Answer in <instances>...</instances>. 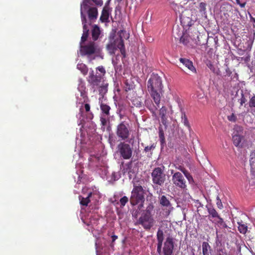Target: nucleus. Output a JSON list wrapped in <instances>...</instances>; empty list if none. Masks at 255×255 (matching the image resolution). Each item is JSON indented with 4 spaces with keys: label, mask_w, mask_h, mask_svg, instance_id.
<instances>
[{
    "label": "nucleus",
    "mask_w": 255,
    "mask_h": 255,
    "mask_svg": "<svg viewBox=\"0 0 255 255\" xmlns=\"http://www.w3.org/2000/svg\"><path fill=\"white\" fill-rule=\"evenodd\" d=\"M157 252L159 255H173L174 248L173 239L171 237L166 238L163 244L164 240L163 232L158 229L157 232Z\"/></svg>",
    "instance_id": "1"
},
{
    "label": "nucleus",
    "mask_w": 255,
    "mask_h": 255,
    "mask_svg": "<svg viewBox=\"0 0 255 255\" xmlns=\"http://www.w3.org/2000/svg\"><path fill=\"white\" fill-rule=\"evenodd\" d=\"M147 86L152 99L158 101L159 97H161L163 92L161 78L157 74H153L148 79Z\"/></svg>",
    "instance_id": "2"
},
{
    "label": "nucleus",
    "mask_w": 255,
    "mask_h": 255,
    "mask_svg": "<svg viewBox=\"0 0 255 255\" xmlns=\"http://www.w3.org/2000/svg\"><path fill=\"white\" fill-rule=\"evenodd\" d=\"M153 208V205L148 206L145 212L141 214L137 221V224L141 225L145 230H149L155 223L151 213V210Z\"/></svg>",
    "instance_id": "3"
},
{
    "label": "nucleus",
    "mask_w": 255,
    "mask_h": 255,
    "mask_svg": "<svg viewBox=\"0 0 255 255\" xmlns=\"http://www.w3.org/2000/svg\"><path fill=\"white\" fill-rule=\"evenodd\" d=\"M145 191L141 185H134L129 199L132 206L142 204L144 201Z\"/></svg>",
    "instance_id": "4"
},
{
    "label": "nucleus",
    "mask_w": 255,
    "mask_h": 255,
    "mask_svg": "<svg viewBox=\"0 0 255 255\" xmlns=\"http://www.w3.org/2000/svg\"><path fill=\"white\" fill-rule=\"evenodd\" d=\"M118 137L122 140H126L129 138L130 129L129 124L125 121L120 123L116 128V131Z\"/></svg>",
    "instance_id": "5"
},
{
    "label": "nucleus",
    "mask_w": 255,
    "mask_h": 255,
    "mask_svg": "<svg viewBox=\"0 0 255 255\" xmlns=\"http://www.w3.org/2000/svg\"><path fill=\"white\" fill-rule=\"evenodd\" d=\"M107 49L111 55L115 54L117 49L120 50L121 54L125 58L126 57V50L123 40L122 39H115L107 45Z\"/></svg>",
    "instance_id": "6"
},
{
    "label": "nucleus",
    "mask_w": 255,
    "mask_h": 255,
    "mask_svg": "<svg viewBox=\"0 0 255 255\" xmlns=\"http://www.w3.org/2000/svg\"><path fill=\"white\" fill-rule=\"evenodd\" d=\"M164 167L155 168L152 173L151 177L154 184L161 186L166 180V175L164 173Z\"/></svg>",
    "instance_id": "7"
},
{
    "label": "nucleus",
    "mask_w": 255,
    "mask_h": 255,
    "mask_svg": "<svg viewBox=\"0 0 255 255\" xmlns=\"http://www.w3.org/2000/svg\"><path fill=\"white\" fill-rule=\"evenodd\" d=\"M97 45L94 41H90L86 44H80V52L82 56H89L96 53Z\"/></svg>",
    "instance_id": "8"
},
{
    "label": "nucleus",
    "mask_w": 255,
    "mask_h": 255,
    "mask_svg": "<svg viewBox=\"0 0 255 255\" xmlns=\"http://www.w3.org/2000/svg\"><path fill=\"white\" fill-rule=\"evenodd\" d=\"M238 130H236L233 133V143L236 147H243L246 145V139L245 137L241 133L242 128L237 127Z\"/></svg>",
    "instance_id": "9"
},
{
    "label": "nucleus",
    "mask_w": 255,
    "mask_h": 255,
    "mask_svg": "<svg viewBox=\"0 0 255 255\" xmlns=\"http://www.w3.org/2000/svg\"><path fill=\"white\" fill-rule=\"evenodd\" d=\"M210 220L220 228H227V226L214 208H208Z\"/></svg>",
    "instance_id": "10"
},
{
    "label": "nucleus",
    "mask_w": 255,
    "mask_h": 255,
    "mask_svg": "<svg viewBox=\"0 0 255 255\" xmlns=\"http://www.w3.org/2000/svg\"><path fill=\"white\" fill-rule=\"evenodd\" d=\"M118 149L121 157L124 159H129L131 158L132 150L129 144L121 142L118 145Z\"/></svg>",
    "instance_id": "11"
},
{
    "label": "nucleus",
    "mask_w": 255,
    "mask_h": 255,
    "mask_svg": "<svg viewBox=\"0 0 255 255\" xmlns=\"http://www.w3.org/2000/svg\"><path fill=\"white\" fill-rule=\"evenodd\" d=\"M160 100L161 97H159L158 101L153 100V103L150 98L148 97L144 101V106L150 111L153 117H156V112L160 107Z\"/></svg>",
    "instance_id": "12"
},
{
    "label": "nucleus",
    "mask_w": 255,
    "mask_h": 255,
    "mask_svg": "<svg viewBox=\"0 0 255 255\" xmlns=\"http://www.w3.org/2000/svg\"><path fill=\"white\" fill-rule=\"evenodd\" d=\"M172 180L175 186L182 189H186L187 187L186 181L183 175L180 172H175L172 176Z\"/></svg>",
    "instance_id": "13"
},
{
    "label": "nucleus",
    "mask_w": 255,
    "mask_h": 255,
    "mask_svg": "<svg viewBox=\"0 0 255 255\" xmlns=\"http://www.w3.org/2000/svg\"><path fill=\"white\" fill-rule=\"evenodd\" d=\"M199 12L198 14V19L202 24L206 26L207 23V15L206 14V4L205 2H201L199 4Z\"/></svg>",
    "instance_id": "14"
},
{
    "label": "nucleus",
    "mask_w": 255,
    "mask_h": 255,
    "mask_svg": "<svg viewBox=\"0 0 255 255\" xmlns=\"http://www.w3.org/2000/svg\"><path fill=\"white\" fill-rule=\"evenodd\" d=\"M102 78V76L97 75L96 74L95 75L94 71H92L91 73H90L88 81L89 83L92 85L93 88H95V87L98 86L99 85L101 82Z\"/></svg>",
    "instance_id": "15"
},
{
    "label": "nucleus",
    "mask_w": 255,
    "mask_h": 255,
    "mask_svg": "<svg viewBox=\"0 0 255 255\" xmlns=\"http://www.w3.org/2000/svg\"><path fill=\"white\" fill-rule=\"evenodd\" d=\"M169 112L167 108L165 106H162L159 110V116L161 119L162 124L165 126V128L166 129L168 124V116Z\"/></svg>",
    "instance_id": "16"
},
{
    "label": "nucleus",
    "mask_w": 255,
    "mask_h": 255,
    "mask_svg": "<svg viewBox=\"0 0 255 255\" xmlns=\"http://www.w3.org/2000/svg\"><path fill=\"white\" fill-rule=\"evenodd\" d=\"M250 95V93L246 90H238L236 94V97H238V101H240L241 106H243L247 101V98Z\"/></svg>",
    "instance_id": "17"
},
{
    "label": "nucleus",
    "mask_w": 255,
    "mask_h": 255,
    "mask_svg": "<svg viewBox=\"0 0 255 255\" xmlns=\"http://www.w3.org/2000/svg\"><path fill=\"white\" fill-rule=\"evenodd\" d=\"M86 12L87 13L89 19L91 22H94L97 19L98 11L97 7H91L87 9ZM84 13L85 12H84Z\"/></svg>",
    "instance_id": "18"
},
{
    "label": "nucleus",
    "mask_w": 255,
    "mask_h": 255,
    "mask_svg": "<svg viewBox=\"0 0 255 255\" xmlns=\"http://www.w3.org/2000/svg\"><path fill=\"white\" fill-rule=\"evenodd\" d=\"M92 0H83V2L81 4L80 13L81 20H85L86 16L84 12H86L87 9L90 8L89 5L91 4V1Z\"/></svg>",
    "instance_id": "19"
},
{
    "label": "nucleus",
    "mask_w": 255,
    "mask_h": 255,
    "mask_svg": "<svg viewBox=\"0 0 255 255\" xmlns=\"http://www.w3.org/2000/svg\"><path fill=\"white\" fill-rule=\"evenodd\" d=\"M81 20L83 24V32L81 38L80 44H84L89 36V29L87 25V18H85V20Z\"/></svg>",
    "instance_id": "20"
},
{
    "label": "nucleus",
    "mask_w": 255,
    "mask_h": 255,
    "mask_svg": "<svg viewBox=\"0 0 255 255\" xmlns=\"http://www.w3.org/2000/svg\"><path fill=\"white\" fill-rule=\"evenodd\" d=\"M179 61L183 65H184L189 70H190L193 73H196V70L195 68L193 65V63L191 61L186 58H180Z\"/></svg>",
    "instance_id": "21"
},
{
    "label": "nucleus",
    "mask_w": 255,
    "mask_h": 255,
    "mask_svg": "<svg viewBox=\"0 0 255 255\" xmlns=\"http://www.w3.org/2000/svg\"><path fill=\"white\" fill-rule=\"evenodd\" d=\"M109 15L110 13L108 8L106 7H104L102 11V13L100 18V20L102 22H109Z\"/></svg>",
    "instance_id": "22"
},
{
    "label": "nucleus",
    "mask_w": 255,
    "mask_h": 255,
    "mask_svg": "<svg viewBox=\"0 0 255 255\" xmlns=\"http://www.w3.org/2000/svg\"><path fill=\"white\" fill-rule=\"evenodd\" d=\"M100 109L101 110V115L110 116L111 107L109 105L102 103L100 104Z\"/></svg>",
    "instance_id": "23"
},
{
    "label": "nucleus",
    "mask_w": 255,
    "mask_h": 255,
    "mask_svg": "<svg viewBox=\"0 0 255 255\" xmlns=\"http://www.w3.org/2000/svg\"><path fill=\"white\" fill-rule=\"evenodd\" d=\"M250 163L251 167V171L255 175V149L252 150L250 156Z\"/></svg>",
    "instance_id": "24"
},
{
    "label": "nucleus",
    "mask_w": 255,
    "mask_h": 255,
    "mask_svg": "<svg viewBox=\"0 0 255 255\" xmlns=\"http://www.w3.org/2000/svg\"><path fill=\"white\" fill-rule=\"evenodd\" d=\"M101 34V30L99 27L97 25H94L92 30V37L94 41H96L99 37Z\"/></svg>",
    "instance_id": "25"
},
{
    "label": "nucleus",
    "mask_w": 255,
    "mask_h": 255,
    "mask_svg": "<svg viewBox=\"0 0 255 255\" xmlns=\"http://www.w3.org/2000/svg\"><path fill=\"white\" fill-rule=\"evenodd\" d=\"M92 195V192H90L88 193L87 197H83L81 196H79V199L80 200V203L81 205L87 206L88 204L90 202L91 200L90 198L91 197Z\"/></svg>",
    "instance_id": "26"
},
{
    "label": "nucleus",
    "mask_w": 255,
    "mask_h": 255,
    "mask_svg": "<svg viewBox=\"0 0 255 255\" xmlns=\"http://www.w3.org/2000/svg\"><path fill=\"white\" fill-rule=\"evenodd\" d=\"M159 204L163 207H170L171 206V204L165 195H162L159 198Z\"/></svg>",
    "instance_id": "27"
},
{
    "label": "nucleus",
    "mask_w": 255,
    "mask_h": 255,
    "mask_svg": "<svg viewBox=\"0 0 255 255\" xmlns=\"http://www.w3.org/2000/svg\"><path fill=\"white\" fill-rule=\"evenodd\" d=\"M78 90L80 92L81 96L83 98V102H87L88 101V98L86 92V87L83 84L79 85Z\"/></svg>",
    "instance_id": "28"
},
{
    "label": "nucleus",
    "mask_w": 255,
    "mask_h": 255,
    "mask_svg": "<svg viewBox=\"0 0 255 255\" xmlns=\"http://www.w3.org/2000/svg\"><path fill=\"white\" fill-rule=\"evenodd\" d=\"M195 42L197 44L203 45L207 43V38L206 36L202 35H197V39H195Z\"/></svg>",
    "instance_id": "29"
},
{
    "label": "nucleus",
    "mask_w": 255,
    "mask_h": 255,
    "mask_svg": "<svg viewBox=\"0 0 255 255\" xmlns=\"http://www.w3.org/2000/svg\"><path fill=\"white\" fill-rule=\"evenodd\" d=\"M238 230L240 233L245 234L248 231V226L247 224H245L243 221L238 222Z\"/></svg>",
    "instance_id": "30"
},
{
    "label": "nucleus",
    "mask_w": 255,
    "mask_h": 255,
    "mask_svg": "<svg viewBox=\"0 0 255 255\" xmlns=\"http://www.w3.org/2000/svg\"><path fill=\"white\" fill-rule=\"evenodd\" d=\"M190 40H193V38L190 35H188L186 34H183L180 39V42L185 45H188Z\"/></svg>",
    "instance_id": "31"
},
{
    "label": "nucleus",
    "mask_w": 255,
    "mask_h": 255,
    "mask_svg": "<svg viewBox=\"0 0 255 255\" xmlns=\"http://www.w3.org/2000/svg\"><path fill=\"white\" fill-rule=\"evenodd\" d=\"M77 68L83 75H86L88 73V68L85 64L82 63H78L77 65Z\"/></svg>",
    "instance_id": "32"
},
{
    "label": "nucleus",
    "mask_w": 255,
    "mask_h": 255,
    "mask_svg": "<svg viewBox=\"0 0 255 255\" xmlns=\"http://www.w3.org/2000/svg\"><path fill=\"white\" fill-rule=\"evenodd\" d=\"M158 130L159 138L160 139L161 145H162L165 143V138L164 136V131L161 125H160V126L159 127Z\"/></svg>",
    "instance_id": "33"
},
{
    "label": "nucleus",
    "mask_w": 255,
    "mask_h": 255,
    "mask_svg": "<svg viewBox=\"0 0 255 255\" xmlns=\"http://www.w3.org/2000/svg\"><path fill=\"white\" fill-rule=\"evenodd\" d=\"M132 104L137 107V108H141L142 107L143 104L142 100L140 97H136L131 100Z\"/></svg>",
    "instance_id": "34"
},
{
    "label": "nucleus",
    "mask_w": 255,
    "mask_h": 255,
    "mask_svg": "<svg viewBox=\"0 0 255 255\" xmlns=\"http://www.w3.org/2000/svg\"><path fill=\"white\" fill-rule=\"evenodd\" d=\"M118 34L119 37L116 39H122L124 41V39H128L129 37V34L127 33L126 30H121L118 32Z\"/></svg>",
    "instance_id": "35"
},
{
    "label": "nucleus",
    "mask_w": 255,
    "mask_h": 255,
    "mask_svg": "<svg viewBox=\"0 0 255 255\" xmlns=\"http://www.w3.org/2000/svg\"><path fill=\"white\" fill-rule=\"evenodd\" d=\"M109 116H106L103 115H101L100 116V122L102 125V128L104 130L105 128V126L107 125L108 122L109 121Z\"/></svg>",
    "instance_id": "36"
},
{
    "label": "nucleus",
    "mask_w": 255,
    "mask_h": 255,
    "mask_svg": "<svg viewBox=\"0 0 255 255\" xmlns=\"http://www.w3.org/2000/svg\"><path fill=\"white\" fill-rule=\"evenodd\" d=\"M179 169L184 173L185 176L187 178L190 183L193 182L192 176L187 170L183 167H181Z\"/></svg>",
    "instance_id": "37"
},
{
    "label": "nucleus",
    "mask_w": 255,
    "mask_h": 255,
    "mask_svg": "<svg viewBox=\"0 0 255 255\" xmlns=\"http://www.w3.org/2000/svg\"><path fill=\"white\" fill-rule=\"evenodd\" d=\"M181 121L182 123L188 128H190V124L188 122L187 117L185 113V112H182L181 115Z\"/></svg>",
    "instance_id": "38"
},
{
    "label": "nucleus",
    "mask_w": 255,
    "mask_h": 255,
    "mask_svg": "<svg viewBox=\"0 0 255 255\" xmlns=\"http://www.w3.org/2000/svg\"><path fill=\"white\" fill-rule=\"evenodd\" d=\"M108 84H106L105 85H103L100 86L99 89V94L101 95L102 97L107 93L108 91Z\"/></svg>",
    "instance_id": "39"
},
{
    "label": "nucleus",
    "mask_w": 255,
    "mask_h": 255,
    "mask_svg": "<svg viewBox=\"0 0 255 255\" xmlns=\"http://www.w3.org/2000/svg\"><path fill=\"white\" fill-rule=\"evenodd\" d=\"M84 109L85 110V112L88 113V117L90 119H92L94 115L92 112H90V105L86 103L84 105Z\"/></svg>",
    "instance_id": "40"
},
{
    "label": "nucleus",
    "mask_w": 255,
    "mask_h": 255,
    "mask_svg": "<svg viewBox=\"0 0 255 255\" xmlns=\"http://www.w3.org/2000/svg\"><path fill=\"white\" fill-rule=\"evenodd\" d=\"M128 198L127 196H124L120 200V203L121 207H124L126 204L128 202Z\"/></svg>",
    "instance_id": "41"
},
{
    "label": "nucleus",
    "mask_w": 255,
    "mask_h": 255,
    "mask_svg": "<svg viewBox=\"0 0 255 255\" xmlns=\"http://www.w3.org/2000/svg\"><path fill=\"white\" fill-rule=\"evenodd\" d=\"M216 200H217L216 204H217L218 208H219L220 209H223V205L222 202L218 195H217Z\"/></svg>",
    "instance_id": "42"
},
{
    "label": "nucleus",
    "mask_w": 255,
    "mask_h": 255,
    "mask_svg": "<svg viewBox=\"0 0 255 255\" xmlns=\"http://www.w3.org/2000/svg\"><path fill=\"white\" fill-rule=\"evenodd\" d=\"M249 104L250 108H255V96L250 99Z\"/></svg>",
    "instance_id": "43"
},
{
    "label": "nucleus",
    "mask_w": 255,
    "mask_h": 255,
    "mask_svg": "<svg viewBox=\"0 0 255 255\" xmlns=\"http://www.w3.org/2000/svg\"><path fill=\"white\" fill-rule=\"evenodd\" d=\"M155 146H156V145L154 143H153L150 146H145L144 149V150L146 152H148V151H150L151 150L154 149Z\"/></svg>",
    "instance_id": "44"
},
{
    "label": "nucleus",
    "mask_w": 255,
    "mask_h": 255,
    "mask_svg": "<svg viewBox=\"0 0 255 255\" xmlns=\"http://www.w3.org/2000/svg\"><path fill=\"white\" fill-rule=\"evenodd\" d=\"M203 248V255H207V243L203 242L202 245Z\"/></svg>",
    "instance_id": "45"
},
{
    "label": "nucleus",
    "mask_w": 255,
    "mask_h": 255,
    "mask_svg": "<svg viewBox=\"0 0 255 255\" xmlns=\"http://www.w3.org/2000/svg\"><path fill=\"white\" fill-rule=\"evenodd\" d=\"M228 119L229 121L235 122L237 120V117L233 113L231 116H228Z\"/></svg>",
    "instance_id": "46"
},
{
    "label": "nucleus",
    "mask_w": 255,
    "mask_h": 255,
    "mask_svg": "<svg viewBox=\"0 0 255 255\" xmlns=\"http://www.w3.org/2000/svg\"><path fill=\"white\" fill-rule=\"evenodd\" d=\"M96 69L102 73V76H104L106 74V70L102 66L98 67Z\"/></svg>",
    "instance_id": "47"
},
{
    "label": "nucleus",
    "mask_w": 255,
    "mask_h": 255,
    "mask_svg": "<svg viewBox=\"0 0 255 255\" xmlns=\"http://www.w3.org/2000/svg\"><path fill=\"white\" fill-rule=\"evenodd\" d=\"M92 1L97 6H101L103 4L102 0H92Z\"/></svg>",
    "instance_id": "48"
},
{
    "label": "nucleus",
    "mask_w": 255,
    "mask_h": 255,
    "mask_svg": "<svg viewBox=\"0 0 255 255\" xmlns=\"http://www.w3.org/2000/svg\"><path fill=\"white\" fill-rule=\"evenodd\" d=\"M236 1L237 3L238 4L240 5V6L241 7H244L245 6V5H246V3L245 2L241 3L240 1V0H236Z\"/></svg>",
    "instance_id": "49"
},
{
    "label": "nucleus",
    "mask_w": 255,
    "mask_h": 255,
    "mask_svg": "<svg viewBox=\"0 0 255 255\" xmlns=\"http://www.w3.org/2000/svg\"><path fill=\"white\" fill-rule=\"evenodd\" d=\"M112 243H113L118 239V236H116V235H113L112 236Z\"/></svg>",
    "instance_id": "50"
},
{
    "label": "nucleus",
    "mask_w": 255,
    "mask_h": 255,
    "mask_svg": "<svg viewBox=\"0 0 255 255\" xmlns=\"http://www.w3.org/2000/svg\"><path fill=\"white\" fill-rule=\"evenodd\" d=\"M217 255H226L225 253H224L223 251L220 252L218 253Z\"/></svg>",
    "instance_id": "51"
},
{
    "label": "nucleus",
    "mask_w": 255,
    "mask_h": 255,
    "mask_svg": "<svg viewBox=\"0 0 255 255\" xmlns=\"http://www.w3.org/2000/svg\"><path fill=\"white\" fill-rule=\"evenodd\" d=\"M208 68H210V69L211 70H212V68H213V66H212V64H210L209 65L208 64Z\"/></svg>",
    "instance_id": "52"
},
{
    "label": "nucleus",
    "mask_w": 255,
    "mask_h": 255,
    "mask_svg": "<svg viewBox=\"0 0 255 255\" xmlns=\"http://www.w3.org/2000/svg\"><path fill=\"white\" fill-rule=\"evenodd\" d=\"M213 188L215 190L216 193L217 194L218 191V189L215 187H213Z\"/></svg>",
    "instance_id": "53"
},
{
    "label": "nucleus",
    "mask_w": 255,
    "mask_h": 255,
    "mask_svg": "<svg viewBox=\"0 0 255 255\" xmlns=\"http://www.w3.org/2000/svg\"><path fill=\"white\" fill-rule=\"evenodd\" d=\"M251 19L252 21H253L255 23V18H253V17L251 16Z\"/></svg>",
    "instance_id": "54"
},
{
    "label": "nucleus",
    "mask_w": 255,
    "mask_h": 255,
    "mask_svg": "<svg viewBox=\"0 0 255 255\" xmlns=\"http://www.w3.org/2000/svg\"><path fill=\"white\" fill-rule=\"evenodd\" d=\"M213 71L214 72L218 73V69L216 70L215 69H213Z\"/></svg>",
    "instance_id": "55"
},
{
    "label": "nucleus",
    "mask_w": 255,
    "mask_h": 255,
    "mask_svg": "<svg viewBox=\"0 0 255 255\" xmlns=\"http://www.w3.org/2000/svg\"><path fill=\"white\" fill-rule=\"evenodd\" d=\"M82 110H83L82 108V107H81V108H80V112H81V113H82V112H82Z\"/></svg>",
    "instance_id": "56"
}]
</instances>
